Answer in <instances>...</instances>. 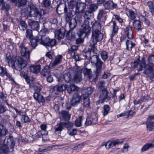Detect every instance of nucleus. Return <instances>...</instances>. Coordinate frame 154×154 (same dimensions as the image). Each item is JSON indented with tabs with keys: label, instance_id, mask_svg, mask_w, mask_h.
<instances>
[{
	"label": "nucleus",
	"instance_id": "nucleus-16",
	"mask_svg": "<svg viewBox=\"0 0 154 154\" xmlns=\"http://www.w3.org/2000/svg\"><path fill=\"white\" fill-rule=\"evenodd\" d=\"M28 24L32 29L37 31L38 33L39 32H38L39 24L37 21L33 20L31 19L28 18Z\"/></svg>",
	"mask_w": 154,
	"mask_h": 154
},
{
	"label": "nucleus",
	"instance_id": "nucleus-35",
	"mask_svg": "<svg viewBox=\"0 0 154 154\" xmlns=\"http://www.w3.org/2000/svg\"><path fill=\"white\" fill-rule=\"evenodd\" d=\"M83 72L85 76H88L90 80L92 78L93 75L90 69L85 68L83 70Z\"/></svg>",
	"mask_w": 154,
	"mask_h": 154
},
{
	"label": "nucleus",
	"instance_id": "nucleus-26",
	"mask_svg": "<svg viewBox=\"0 0 154 154\" xmlns=\"http://www.w3.org/2000/svg\"><path fill=\"white\" fill-rule=\"evenodd\" d=\"M33 97L39 103L41 102L43 103L45 101V99L43 96L40 94L39 93H35L33 95Z\"/></svg>",
	"mask_w": 154,
	"mask_h": 154
},
{
	"label": "nucleus",
	"instance_id": "nucleus-30",
	"mask_svg": "<svg viewBox=\"0 0 154 154\" xmlns=\"http://www.w3.org/2000/svg\"><path fill=\"white\" fill-rule=\"evenodd\" d=\"M126 49L129 51H131L132 48H134L136 45L135 43H133L131 41L129 40H127L126 41Z\"/></svg>",
	"mask_w": 154,
	"mask_h": 154
},
{
	"label": "nucleus",
	"instance_id": "nucleus-3",
	"mask_svg": "<svg viewBox=\"0 0 154 154\" xmlns=\"http://www.w3.org/2000/svg\"><path fill=\"white\" fill-rule=\"evenodd\" d=\"M47 32L44 27L41 30L37 35L38 42L45 46L47 48H52L56 44V41L55 39H50L49 37L45 35Z\"/></svg>",
	"mask_w": 154,
	"mask_h": 154
},
{
	"label": "nucleus",
	"instance_id": "nucleus-20",
	"mask_svg": "<svg viewBox=\"0 0 154 154\" xmlns=\"http://www.w3.org/2000/svg\"><path fill=\"white\" fill-rule=\"evenodd\" d=\"M54 33L55 37L58 40H60L64 37L65 30L64 29H58L56 30Z\"/></svg>",
	"mask_w": 154,
	"mask_h": 154
},
{
	"label": "nucleus",
	"instance_id": "nucleus-11",
	"mask_svg": "<svg viewBox=\"0 0 154 154\" xmlns=\"http://www.w3.org/2000/svg\"><path fill=\"white\" fill-rule=\"evenodd\" d=\"M66 85H57L52 89V92L54 95H59L60 93L65 90L67 88Z\"/></svg>",
	"mask_w": 154,
	"mask_h": 154
},
{
	"label": "nucleus",
	"instance_id": "nucleus-7",
	"mask_svg": "<svg viewBox=\"0 0 154 154\" xmlns=\"http://www.w3.org/2000/svg\"><path fill=\"white\" fill-rule=\"evenodd\" d=\"M78 2L75 1L71 0L68 2V6L69 9L68 10L67 12L65 14L66 21L68 22L73 17H69V14L71 13V11H74L75 9L77 7Z\"/></svg>",
	"mask_w": 154,
	"mask_h": 154
},
{
	"label": "nucleus",
	"instance_id": "nucleus-23",
	"mask_svg": "<svg viewBox=\"0 0 154 154\" xmlns=\"http://www.w3.org/2000/svg\"><path fill=\"white\" fill-rule=\"evenodd\" d=\"M97 122V119L96 118L93 117H88L86 118L85 123V125L87 126L91 125L96 124Z\"/></svg>",
	"mask_w": 154,
	"mask_h": 154
},
{
	"label": "nucleus",
	"instance_id": "nucleus-32",
	"mask_svg": "<svg viewBox=\"0 0 154 154\" xmlns=\"http://www.w3.org/2000/svg\"><path fill=\"white\" fill-rule=\"evenodd\" d=\"M8 134V131L5 126L0 125V137H5Z\"/></svg>",
	"mask_w": 154,
	"mask_h": 154
},
{
	"label": "nucleus",
	"instance_id": "nucleus-46",
	"mask_svg": "<svg viewBox=\"0 0 154 154\" xmlns=\"http://www.w3.org/2000/svg\"><path fill=\"white\" fill-rule=\"evenodd\" d=\"M90 46L91 47V46L90 45ZM97 51L96 52H94L92 50V48H91V51L87 50H84L82 52V54L83 56L86 58H87L89 57L90 55V53L91 52H92L94 54H97Z\"/></svg>",
	"mask_w": 154,
	"mask_h": 154
},
{
	"label": "nucleus",
	"instance_id": "nucleus-9",
	"mask_svg": "<svg viewBox=\"0 0 154 154\" xmlns=\"http://www.w3.org/2000/svg\"><path fill=\"white\" fill-rule=\"evenodd\" d=\"M108 94L109 92L106 88H104L102 90L99 97V101L101 103L104 102H107L110 99L111 97L108 95Z\"/></svg>",
	"mask_w": 154,
	"mask_h": 154
},
{
	"label": "nucleus",
	"instance_id": "nucleus-60",
	"mask_svg": "<svg viewBox=\"0 0 154 154\" xmlns=\"http://www.w3.org/2000/svg\"><path fill=\"white\" fill-rule=\"evenodd\" d=\"M42 3L45 8L48 7L51 5V1L50 0H44Z\"/></svg>",
	"mask_w": 154,
	"mask_h": 154
},
{
	"label": "nucleus",
	"instance_id": "nucleus-37",
	"mask_svg": "<svg viewBox=\"0 0 154 154\" xmlns=\"http://www.w3.org/2000/svg\"><path fill=\"white\" fill-rule=\"evenodd\" d=\"M147 130L151 131L153 130L154 128V122L146 121V122Z\"/></svg>",
	"mask_w": 154,
	"mask_h": 154
},
{
	"label": "nucleus",
	"instance_id": "nucleus-12",
	"mask_svg": "<svg viewBox=\"0 0 154 154\" xmlns=\"http://www.w3.org/2000/svg\"><path fill=\"white\" fill-rule=\"evenodd\" d=\"M20 50L21 55L27 61H29L30 60V51L28 50L27 48L21 45L19 46Z\"/></svg>",
	"mask_w": 154,
	"mask_h": 154
},
{
	"label": "nucleus",
	"instance_id": "nucleus-24",
	"mask_svg": "<svg viewBox=\"0 0 154 154\" xmlns=\"http://www.w3.org/2000/svg\"><path fill=\"white\" fill-rule=\"evenodd\" d=\"M125 34L129 39H132L133 38V32L132 27L130 26L127 27L124 31Z\"/></svg>",
	"mask_w": 154,
	"mask_h": 154
},
{
	"label": "nucleus",
	"instance_id": "nucleus-22",
	"mask_svg": "<svg viewBox=\"0 0 154 154\" xmlns=\"http://www.w3.org/2000/svg\"><path fill=\"white\" fill-rule=\"evenodd\" d=\"M65 126L64 122H61L57 124L54 127L55 133L56 134L60 135L61 131L63 129V127Z\"/></svg>",
	"mask_w": 154,
	"mask_h": 154
},
{
	"label": "nucleus",
	"instance_id": "nucleus-27",
	"mask_svg": "<svg viewBox=\"0 0 154 154\" xmlns=\"http://www.w3.org/2000/svg\"><path fill=\"white\" fill-rule=\"evenodd\" d=\"M75 33L74 32L69 31L67 33L66 37L68 40L73 41L75 39Z\"/></svg>",
	"mask_w": 154,
	"mask_h": 154
},
{
	"label": "nucleus",
	"instance_id": "nucleus-18",
	"mask_svg": "<svg viewBox=\"0 0 154 154\" xmlns=\"http://www.w3.org/2000/svg\"><path fill=\"white\" fill-rule=\"evenodd\" d=\"M117 6V4L113 3L111 1H108L104 4V7L105 8L109 10H112L116 8Z\"/></svg>",
	"mask_w": 154,
	"mask_h": 154
},
{
	"label": "nucleus",
	"instance_id": "nucleus-13",
	"mask_svg": "<svg viewBox=\"0 0 154 154\" xmlns=\"http://www.w3.org/2000/svg\"><path fill=\"white\" fill-rule=\"evenodd\" d=\"M145 68L144 74L152 80L154 77V69L153 67L147 64L145 66Z\"/></svg>",
	"mask_w": 154,
	"mask_h": 154
},
{
	"label": "nucleus",
	"instance_id": "nucleus-6",
	"mask_svg": "<svg viewBox=\"0 0 154 154\" xmlns=\"http://www.w3.org/2000/svg\"><path fill=\"white\" fill-rule=\"evenodd\" d=\"M27 60H24L20 56L17 57L16 58L14 67L15 69L17 71H21L26 66L27 64ZM14 66H13V67Z\"/></svg>",
	"mask_w": 154,
	"mask_h": 154
},
{
	"label": "nucleus",
	"instance_id": "nucleus-64",
	"mask_svg": "<svg viewBox=\"0 0 154 154\" xmlns=\"http://www.w3.org/2000/svg\"><path fill=\"white\" fill-rule=\"evenodd\" d=\"M148 61L154 66V55H150L148 57Z\"/></svg>",
	"mask_w": 154,
	"mask_h": 154
},
{
	"label": "nucleus",
	"instance_id": "nucleus-4",
	"mask_svg": "<svg viewBox=\"0 0 154 154\" xmlns=\"http://www.w3.org/2000/svg\"><path fill=\"white\" fill-rule=\"evenodd\" d=\"M95 59L96 61L95 63V71L96 74V78L99 76L102 72V66L103 62L97 55H93L92 57L91 58L90 60L91 63H94V60Z\"/></svg>",
	"mask_w": 154,
	"mask_h": 154
},
{
	"label": "nucleus",
	"instance_id": "nucleus-39",
	"mask_svg": "<svg viewBox=\"0 0 154 154\" xmlns=\"http://www.w3.org/2000/svg\"><path fill=\"white\" fill-rule=\"evenodd\" d=\"M47 134L45 133V131H38L36 134V135L37 137L39 138L42 137L43 140H45V138L47 136Z\"/></svg>",
	"mask_w": 154,
	"mask_h": 154
},
{
	"label": "nucleus",
	"instance_id": "nucleus-5",
	"mask_svg": "<svg viewBox=\"0 0 154 154\" xmlns=\"http://www.w3.org/2000/svg\"><path fill=\"white\" fill-rule=\"evenodd\" d=\"M30 11L29 16L35 17L36 20L40 19L42 15L45 14L44 11L42 9L39 10L36 7L33 5L30 6Z\"/></svg>",
	"mask_w": 154,
	"mask_h": 154
},
{
	"label": "nucleus",
	"instance_id": "nucleus-25",
	"mask_svg": "<svg viewBox=\"0 0 154 154\" xmlns=\"http://www.w3.org/2000/svg\"><path fill=\"white\" fill-rule=\"evenodd\" d=\"M29 86L30 88L34 89L35 91V93H39L42 88V86L40 84L38 83L34 84L30 83Z\"/></svg>",
	"mask_w": 154,
	"mask_h": 154
},
{
	"label": "nucleus",
	"instance_id": "nucleus-8",
	"mask_svg": "<svg viewBox=\"0 0 154 154\" xmlns=\"http://www.w3.org/2000/svg\"><path fill=\"white\" fill-rule=\"evenodd\" d=\"M86 4L84 2H78L77 7L75 9L74 11H71L70 14H69V17H73L76 13H82L86 8Z\"/></svg>",
	"mask_w": 154,
	"mask_h": 154
},
{
	"label": "nucleus",
	"instance_id": "nucleus-41",
	"mask_svg": "<svg viewBox=\"0 0 154 154\" xmlns=\"http://www.w3.org/2000/svg\"><path fill=\"white\" fill-rule=\"evenodd\" d=\"M139 63L140 68L138 69V71H142L143 67H144L145 68V66L146 65V61L144 58L143 57L141 59V61H140Z\"/></svg>",
	"mask_w": 154,
	"mask_h": 154
},
{
	"label": "nucleus",
	"instance_id": "nucleus-49",
	"mask_svg": "<svg viewBox=\"0 0 154 154\" xmlns=\"http://www.w3.org/2000/svg\"><path fill=\"white\" fill-rule=\"evenodd\" d=\"M63 76V79L66 82L68 83L71 80V75L69 72L65 74Z\"/></svg>",
	"mask_w": 154,
	"mask_h": 154
},
{
	"label": "nucleus",
	"instance_id": "nucleus-44",
	"mask_svg": "<svg viewBox=\"0 0 154 154\" xmlns=\"http://www.w3.org/2000/svg\"><path fill=\"white\" fill-rule=\"evenodd\" d=\"M100 55L103 60L104 61H106L108 57L107 52L105 51H103L101 52Z\"/></svg>",
	"mask_w": 154,
	"mask_h": 154
},
{
	"label": "nucleus",
	"instance_id": "nucleus-56",
	"mask_svg": "<svg viewBox=\"0 0 154 154\" xmlns=\"http://www.w3.org/2000/svg\"><path fill=\"white\" fill-rule=\"evenodd\" d=\"M152 148L149 143H147L143 146L141 149V151L144 152L146 151L150 148Z\"/></svg>",
	"mask_w": 154,
	"mask_h": 154
},
{
	"label": "nucleus",
	"instance_id": "nucleus-10",
	"mask_svg": "<svg viewBox=\"0 0 154 154\" xmlns=\"http://www.w3.org/2000/svg\"><path fill=\"white\" fill-rule=\"evenodd\" d=\"M15 144V142L14 140L13 137L11 136H7L4 140L3 144L2 146L8 149L9 147L11 148H13Z\"/></svg>",
	"mask_w": 154,
	"mask_h": 154
},
{
	"label": "nucleus",
	"instance_id": "nucleus-36",
	"mask_svg": "<svg viewBox=\"0 0 154 154\" xmlns=\"http://www.w3.org/2000/svg\"><path fill=\"white\" fill-rule=\"evenodd\" d=\"M147 5L149 8V11L152 15H154V3L152 2L149 1L147 2Z\"/></svg>",
	"mask_w": 154,
	"mask_h": 154
},
{
	"label": "nucleus",
	"instance_id": "nucleus-33",
	"mask_svg": "<svg viewBox=\"0 0 154 154\" xmlns=\"http://www.w3.org/2000/svg\"><path fill=\"white\" fill-rule=\"evenodd\" d=\"M69 21V27L71 29H73L75 28L77 25L76 20V17L72 19L67 22H68ZM66 22L67 21H66Z\"/></svg>",
	"mask_w": 154,
	"mask_h": 154
},
{
	"label": "nucleus",
	"instance_id": "nucleus-63",
	"mask_svg": "<svg viewBox=\"0 0 154 154\" xmlns=\"http://www.w3.org/2000/svg\"><path fill=\"white\" fill-rule=\"evenodd\" d=\"M78 46H77L73 45L71 46L70 48L68 49L69 52H71L77 50L78 49Z\"/></svg>",
	"mask_w": 154,
	"mask_h": 154
},
{
	"label": "nucleus",
	"instance_id": "nucleus-43",
	"mask_svg": "<svg viewBox=\"0 0 154 154\" xmlns=\"http://www.w3.org/2000/svg\"><path fill=\"white\" fill-rule=\"evenodd\" d=\"M110 109V107L108 105H105L103 107V115L105 116L109 113Z\"/></svg>",
	"mask_w": 154,
	"mask_h": 154
},
{
	"label": "nucleus",
	"instance_id": "nucleus-48",
	"mask_svg": "<svg viewBox=\"0 0 154 154\" xmlns=\"http://www.w3.org/2000/svg\"><path fill=\"white\" fill-rule=\"evenodd\" d=\"M98 8V5L96 4H92L88 7L87 9H88L93 13Z\"/></svg>",
	"mask_w": 154,
	"mask_h": 154
},
{
	"label": "nucleus",
	"instance_id": "nucleus-50",
	"mask_svg": "<svg viewBox=\"0 0 154 154\" xmlns=\"http://www.w3.org/2000/svg\"><path fill=\"white\" fill-rule=\"evenodd\" d=\"M105 14V12L104 10L100 9L98 11L97 14V18L98 20H100L103 16Z\"/></svg>",
	"mask_w": 154,
	"mask_h": 154
},
{
	"label": "nucleus",
	"instance_id": "nucleus-29",
	"mask_svg": "<svg viewBox=\"0 0 154 154\" xmlns=\"http://www.w3.org/2000/svg\"><path fill=\"white\" fill-rule=\"evenodd\" d=\"M51 72L49 66H45L41 72V74L44 77H46L50 74Z\"/></svg>",
	"mask_w": 154,
	"mask_h": 154
},
{
	"label": "nucleus",
	"instance_id": "nucleus-2",
	"mask_svg": "<svg viewBox=\"0 0 154 154\" xmlns=\"http://www.w3.org/2000/svg\"><path fill=\"white\" fill-rule=\"evenodd\" d=\"M93 13L88 9H87L84 14V17L86 19L84 20L82 25V28L79 29L78 33L80 37L84 38L90 33L91 28L89 26V23L91 20L90 17L91 16Z\"/></svg>",
	"mask_w": 154,
	"mask_h": 154
},
{
	"label": "nucleus",
	"instance_id": "nucleus-19",
	"mask_svg": "<svg viewBox=\"0 0 154 154\" xmlns=\"http://www.w3.org/2000/svg\"><path fill=\"white\" fill-rule=\"evenodd\" d=\"M63 56L61 55H58L56 56L54 61L51 62L50 66L52 67H54L60 64L62 61Z\"/></svg>",
	"mask_w": 154,
	"mask_h": 154
},
{
	"label": "nucleus",
	"instance_id": "nucleus-28",
	"mask_svg": "<svg viewBox=\"0 0 154 154\" xmlns=\"http://www.w3.org/2000/svg\"><path fill=\"white\" fill-rule=\"evenodd\" d=\"M41 69V66L39 65L31 66L29 69L31 72L33 73H36L38 72Z\"/></svg>",
	"mask_w": 154,
	"mask_h": 154
},
{
	"label": "nucleus",
	"instance_id": "nucleus-38",
	"mask_svg": "<svg viewBox=\"0 0 154 154\" xmlns=\"http://www.w3.org/2000/svg\"><path fill=\"white\" fill-rule=\"evenodd\" d=\"M113 23V30L112 34L111 35V38H112L114 36L115 34L117 33L118 27L116 25L115 21H112Z\"/></svg>",
	"mask_w": 154,
	"mask_h": 154
},
{
	"label": "nucleus",
	"instance_id": "nucleus-53",
	"mask_svg": "<svg viewBox=\"0 0 154 154\" xmlns=\"http://www.w3.org/2000/svg\"><path fill=\"white\" fill-rule=\"evenodd\" d=\"M21 76H23L26 80L27 83L30 84V80L29 77L27 76V74L23 72H21L20 73Z\"/></svg>",
	"mask_w": 154,
	"mask_h": 154
},
{
	"label": "nucleus",
	"instance_id": "nucleus-15",
	"mask_svg": "<svg viewBox=\"0 0 154 154\" xmlns=\"http://www.w3.org/2000/svg\"><path fill=\"white\" fill-rule=\"evenodd\" d=\"M82 68H77L75 72L73 80L76 83L80 82L82 80Z\"/></svg>",
	"mask_w": 154,
	"mask_h": 154
},
{
	"label": "nucleus",
	"instance_id": "nucleus-55",
	"mask_svg": "<svg viewBox=\"0 0 154 154\" xmlns=\"http://www.w3.org/2000/svg\"><path fill=\"white\" fill-rule=\"evenodd\" d=\"M85 92L86 93L85 95L88 96L89 95L91 94L94 91V88L91 87H88L86 88L84 90Z\"/></svg>",
	"mask_w": 154,
	"mask_h": 154
},
{
	"label": "nucleus",
	"instance_id": "nucleus-17",
	"mask_svg": "<svg viewBox=\"0 0 154 154\" xmlns=\"http://www.w3.org/2000/svg\"><path fill=\"white\" fill-rule=\"evenodd\" d=\"M81 97L77 93L74 94L70 101L72 105L75 106L80 102Z\"/></svg>",
	"mask_w": 154,
	"mask_h": 154
},
{
	"label": "nucleus",
	"instance_id": "nucleus-52",
	"mask_svg": "<svg viewBox=\"0 0 154 154\" xmlns=\"http://www.w3.org/2000/svg\"><path fill=\"white\" fill-rule=\"evenodd\" d=\"M84 106L86 108H88L90 107V101L89 98L86 97L83 99Z\"/></svg>",
	"mask_w": 154,
	"mask_h": 154
},
{
	"label": "nucleus",
	"instance_id": "nucleus-31",
	"mask_svg": "<svg viewBox=\"0 0 154 154\" xmlns=\"http://www.w3.org/2000/svg\"><path fill=\"white\" fill-rule=\"evenodd\" d=\"M60 113V115L65 120H68L70 119V115L68 112L65 110H63Z\"/></svg>",
	"mask_w": 154,
	"mask_h": 154
},
{
	"label": "nucleus",
	"instance_id": "nucleus-45",
	"mask_svg": "<svg viewBox=\"0 0 154 154\" xmlns=\"http://www.w3.org/2000/svg\"><path fill=\"white\" fill-rule=\"evenodd\" d=\"M83 120L82 117L80 116L76 119L75 123V125L77 127H79L82 126V122Z\"/></svg>",
	"mask_w": 154,
	"mask_h": 154
},
{
	"label": "nucleus",
	"instance_id": "nucleus-47",
	"mask_svg": "<svg viewBox=\"0 0 154 154\" xmlns=\"http://www.w3.org/2000/svg\"><path fill=\"white\" fill-rule=\"evenodd\" d=\"M102 146H105L106 149H109L111 147H113L111 141H108L107 142H103L102 143Z\"/></svg>",
	"mask_w": 154,
	"mask_h": 154
},
{
	"label": "nucleus",
	"instance_id": "nucleus-34",
	"mask_svg": "<svg viewBox=\"0 0 154 154\" xmlns=\"http://www.w3.org/2000/svg\"><path fill=\"white\" fill-rule=\"evenodd\" d=\"M30 40V45L33 49H35L37 46V42H38L37 35L36 37L31 38Z\"/></svg>",
	"mask_w": 154,
	"mask_h": 154
},
{
	"label": "nucleus",
	"instance_id": "nucleus-57",
	"mask_svg": "<svg viewBox=\"0 0 154 154\" xmlns=\"http://www.w3.org/2000/svg\"><path fill=\"white\" fill-rule=\"evenodd\" d=\"M124 141V140H117L116 141H111L112 146H115L116 145H118L119 144L122 143Z\"/></svg>",
	"mask_w": 154,
	"mask_h": 154
},
{
	"label": "nucleus",
	"instance_id": "nucleus-54",
	"mask_svg": "<svg viewBox=\"0 0 154 154\" xmlns=\"http://www.w3.org/2000/svg\"><path fill=\"white\" fill-rule=\"evenodd\" d=\"M1 149H0V154H6L8 153V149L2 146H0Z\"/></svg>",
	"mask_w": 154,
	"mask_h": 154
},
{
	"label": "nucleus",
	"instance_id": "nucleus-58",
	"mask_svg": "<svg viewBox=\"0 0 154 154\" xmlns=\"http://www.w3.org/2000/svg\"><path fill=\"white\" fill-rule=\"evenodd\" d=\"M20 25L22 28H23V30L24 31L27 28V24L24 21L22 20L21 21L20 23Z\"/></svg>",
	"mask_w": 154,
	"mask_h": 154
},
{
	"label": "nucleus",
	"instance_id": "nucleus-59",
	"mask_svg": "<svg viewBox=\"0 0 154 154\" xmlns=\"http://www.w3.org/2000/svg\"><path fill=\"white\" fill-rule=\"evenodd\" d=\"M26 0H18L17 4L19 6H23L26 3Z\"/></svg>",
	"mask_w": 154,
	"mask_h": 154
},
{
	"label": "nucleus",
	"instance_id": "nucleus-40",
	"mask_svg": "<svg viewBox=\"0 0 154 154\" xmlns=\"http://www.w3.org/2000/svg\"><path fill=\"white\" fill-rule=\"evenodd\" d=\"M133 26L138 31L141 30L142 29L141 28V26L140 22L138 20H135L134 21Z\"/></svg>",
	"mask_w": 154,
	"mask_h": 154
},
{
	"label": "nucleus",
	"instance_id": "nucleus-21",
	"mask_svg": "<svg viewBox=\"0 0 154 154\" xmlns=\"http://www.w3.org/2000/svg\"><path fill=\"white\" fill-rule=\"evenodd\" d=\"M0 102L1 103H6L8 105L10 106L11 108H13V106L11 104H9L8 103L6 97L2 93V86H1L0 88Z\"/></svg>",
	"mask_w": 154,
	"mask_h": 154
},
{
	"label": "nucleus",
	"instance_id": "nucleus-62",
	"mask_svg": "<svg viewBox=\"0 0 154 154\" xmlns=\"http://www.w3.org/2000/svg\"><path fill=\"white\" fill-rule=\"evenodd\" d=\"M130 18L131 20H134L135 18V14L134 12L131 10H130L128 11Z\"/></svg>",
	"mask_w": 154,
	"mask_h": 154
},
{
	"label": "nucleus",
	"instance_id": "nucleus-1",
	"mask_svg": "<svg viewBox=\"0 0 154 154\" xmlns=\"http://www.w3.org/2000/svg\"><path fill=\"white\" fill-rule=\"evenodd\" d=\"M91 23L92 25V37L90 42L92 50L96 52L97 49L95 46L97 42L100 41L103 39V35L101 32V26L99 22L95 21L93 23V21H91Z\"/></svg>",
	"mask_w": 154,
	"mask_h": 154
},
{
	"label": "nucleus",
	"instance_id": "nucleus-14",
	"mask_svg": "<svg viewBox=\"0 0 154 154\" xmlns=\"http://www.w3.org/2000/svg\"><path fill=\"white\" fill-rule=\"evenodd\" d=\"M56 11L57 13L60 14H62L63 12L66 14L68 11V9L65 3H62L60 1L59 2V4L57 5Z\"/></svg>",
	"mask_w": 154,
	"mask_h": 154
},
{
	"label": "nucleus",
	"instance_id": "nucleus-61",
	"mask_svg": "<svg viewBox=\"0 0 154 154\" xmlns=\"http://www.w3.org/2000/svg\"><path fill=\"white\" fill-rule=\"evenodd\" d=\"M68 133L71 135H74L76 134L77 132V130L75 129H69L68 131Z\"/></svg>",
	"mask_w": 154,
	"mask_h": 154
},
{
	"label": "nucleus",
	"instance_id": "nucleus-42",
	"mask_svg": "<svg viewBox=\"0 0 154 154\" xmlns=\"http://www.w3.org/2000/svg\"><path fill=\"white\" fill-rule=\"evenodd\" d=\"M25 36L26 38L30 41L33 37L32 31L30 29H27L26 31Z\"/></svg>",
	"mask_w": 154,
	"mask_h": 154
},
{
	"label": "nucleus",
	"instance_id": "nucleus-51",
	"mask_svg": "<svg viewBox=\"0 0 154 154\" xmlns=\"http://www.w3.org/2000/svg\"><path fill=\"white\" fill-rule=\"evenodd\" d=\"M21 122L23 123H26L29 122L30 119L29 117L26 115L25 114L21 118Z\"/></svg>",
	"mask_w": 154,
	"mask_h": 154
}]
</instances>
